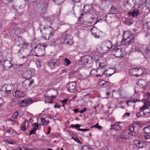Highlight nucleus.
<instances>
[{
  "label": "nucleus",
  "mask_w": 150,
  "mask_h": 150,
  "mask_svg": "<svg viewBox=\"0 0 150 150\" xmlns=\"http://www.w3.org/2000/svg\"><path fill=\"white\" fill-rule=\"evenodd\" d=\"M76 83L75 82L69 83L67 86V88L70 92L73 93L76 91Z\"/></svg>",
  "instance_id": "obj_12"
},
{
  "label": "nucleus",
  "mask_w": 150,
  "mask_h": 150,
  "mask_svg": "<svg viewBox=\"0 0 150 150\" xmlns=\"http://www.w3.org/2000/svg\"><path fill=\"white\" fill-rule=\"evenodd\" d=\"M101 71V69H93L91 71L90 74L92 76H96V77H97V75H98V72H100Z\"/></svg>",
  "instance_id": "obj_20"
},
{
  "label": "nucleus",
  "mask_w": 150,
  "mask_h": 150,
  "mask_svg": "<svg viewBox=\"0 0 150 150\" xmlns=\"http://www.w3.org/2000/svg\"><path fill=\"white\" fill-rule=\"evenodd\" d=\"M57 95H55V96H54L53 95H52L51 96H48L47 95H45L44 96V97L45 98V99H50L51 98L52 99H53L54 98H55L56 97Z\"/></svg>",
  "instance_id": "obj_30"
},
{
  "label": "nucleus",
  "mask_w": 150,
  "mask_h": 150,
  "mask_svg": "<svg viewBox=\"0 0 150 150\" xmlns=\"http://www.w3.org/2000/svg\"><path fill=\"white\" fill-rule=\"evenodd\" d=\"M112 54L116 58H122L124 57L125 53L122 48L115 47L112 52Z\"/></svg>",
  "instance_id": "obj_8"
},
{
  "label": "nucleus",
  "mask_w": 150,
  "mask_h": 150,
  "mask_svg": "<svg viewBox=\"0 0 150 150\" xmlns=\"http://www.w3.org/2000/svg\"><path fill=\"white\" fill-rule=\"evenodd\" d=\"M112 43L110 41H105L100 46L97 47V50L100 54L105 53L112 48Z\"/></svg>",
  "instance_id": "obj_2"
},
{
  "label": "nucleus",
  "mask_w": 150,
  "mask_h": 150,
  "mask_svg": "<svg viewBox=\"0 0 150 150\" xmlns=\"http://www.w3.org/2000/svg\"><path fill=\"white\" fill-rule=\"evenodd\" d=\"M144 113H146V115H148L150 113V110H148L147 111H145ZM147 115H146L147 116Z\"/></svg>",
  "instance_id": "obj_58"
},
{
  "label": "nucleus",
  "mask_w": 150,
  "mask_h": 150,
  "mask_svg": "<svg viewBox=\"0 0 150 150\" xmlns=\"http://www.w3.org/2000/svg\"><path fill=\"white\" fill-rule=\"evenodd\" d=\"M55 31L54 29L50 26L47 28L45 33H42V37L45 40H49L53 37Z\"/></svg>",
  "instance_id": "obj_5"
},
{
  "label": "nucleus",
  "mask_w": 150,
  "mask_h": 150,
  "mask_svg": "<svg viewBox=\"0 0 150 150\" xmlns=\"http://www.w3.org/2000/svg\"><path fill=\"white\" fill-rule=\"evenodd\" d=\"M54 2L56 4L58 5H61L62 3L61 2H59L58 3L57 1H54L53 0Z\"/></svg>",
  "instance_id": "obj_54"
},
{
  "label": "nucleus",
  "mask_w": 150,
  "mask_h": 150,
  "mask_svg": "<svg viewBox=\"0 0 150 150\" xmlns=\"http://www.w3.org/2000/svg\"><path fill=\"white\" fill-rule=\"evenodd\" d=\"M123 39L121 40V45H128L132 43L134 39L135 35L134 34L129 33L128 31L124 32L123 35Z\"/></svg>",
  "instance_id": "obj_1"
},
{
  "label": "nucleus",
  "mask_w": 150,
  "mask_h": 150,
  "mask_svg": "<svg viewBox=\"0 0 150 150\" xmlns=\"http://www.w3.org/2000/svg\"><path fill=\"white\" fill-rule=\"evenodd\" d=\"M28 2H29V3L30 4H33V3L35 2V1L34 0H30V1H28Z\"/></svg>",
  "instance_id": "obj_56"
},
{
  "label": "nucleus",
  "mask_w": 150,
  "mask_h": 150,
  "mask_svg": "<svg viewBox=\"0 0 150 150\" xmlns=\"http://www.w3.org/2000/svg\"><path fill=\"white\" fill-rule=\"evenodd\" d=\"M74 3V6H75V3H77L79 2L81 0H71Z\"/></svg>",
  "instance_id": "obj_47"
},
{
  "label": "nucleus",
  "mask_w": 150,
  "mask_h": 150,
  "mask_svg": "<svg viewBox=\"0 0 150 150\" xmlns=\"http://www.w3.org/2000/svg\"><path fill=\"white\" fill-rule=\"evenodd\" d=\"M119 122H116L114 124L115 126V129L116 130H118L119 128L120 127V125L119 124Z\"/></svg>",
  "instance_id": "obj_36"
},
{
  "label": "nucleus",
  "mask_w": 150,
  "mask_h": 150,
  "mask_svg": "<svg viewBox=\"0 0 150 150\" xmlns=\"http://www.w3.org/2000/svg\"><path fill=\"white\" fill-rule=\"evenodd\" d=\"M22 46L21 49L18 51V56L22 59L26 58L28 57L30 55L29 53L25 54L24 49H26L29 47V45L28 43L25 41L22 44Z\"/></svg>",
  "instance_id": "obj_3"
},
{
  "label": "nucleus",
  "mask_w": 150,
  "mask_h": 150,
  "mask_svg": "<svg viewBox=\"0 0 150 150\" xmlns=\"http://www.w3.org/2000/svg\"><path fill=\"white\" fill-rule=\"evenodd\" d=\"M87 110V109L86 108L83 109V110H80L79 112L80 113H83L84 112L86 111Z\"/></svg>",
  "instance_id": "obj_50"
},
{
  "label": "nucleus",
  "mask_w": 150,
  "mask_h": 150,
  "mask_svg": "<svg viewBox=\"0 0 150 150\" xmlns=\"http://www.w3.org/2000/svg\"><path fill=\"white\" fill-rule=\"evenodd\" d=\"M33 128L32 130H30L29 132V134L31 135L35 133V132L38 128V125L36 123H34L32 125Z\"/></svg>",
  "instance_id": "obj_19"
},
{
  "label": "nucleus",
  "mask_w": 150,
  "mask_h": 150,
  "mask_svg": "<svg viewBox=\"0 0 150 150\" xmlns=\"http://www.w3.org/2000/svg\"><path fill=\"white\" fill-rule=\"evenodd\" d=\"M91 32L95 37L99 38V31L96 28L94 27L92 28L91 30Z\"/></svg>",
  "instance_id": "obj_14"
},
{
  "label": "nucleus",
  "mask_w": 150,
  "mask_h": 150,
  "mask_svg": "<svg viewBox=\"0 0 150 150\" xmlns=\"http://www.w3.org/2000/svg\"><path fill=\"white\" fill-rule=\"evenodd\" d=\"M26 123L28 125V120L26 121V120H25L24 122H23L22 123V125L23 126L21 127V130H23V131H24L26 129V127L25 126Z\"/></svg>",
  "instance_id": "obj_24"
},
{
  "label": "nucleus",
  "mask_w": 150,
  "mask_h": 150,
  "mask_svg": "<svg viewBox=\"0 0 150 150\" xmlns=\"http://www.w3.org/2000/svg\"><path fill=\"white\" fill-rule=\"evenodd\" d=\"M40 28H41L40 32L42 33V31L45 30L46 29V27L43 25H41L40 26Z\"/></svg>",
  "instance_id": "obj_42"
},
{
  "label": "nucleus",
  "mask_w": 150,
  "mask_h": 150,
  "mask_svg": "<svg viewBox=\"0 0 150 150\" xmlns=\"http://www.w3.org/2000/svg\"><path fill=\"white\" fill-rule=\"evenodd\" d=\"M140 142L137 140H136L134 141L133 142V144L134 145H136L137 146L138 144H139Z\"/></svg>",
  "instance_id": "obj_45"
},
{
  "label": "nucleus",
  "mask_w": 150,
  "mask_h": 150,
  "mask_svg": "<svg viewBox=\"0 0 150 150\" xmlns=\"http://www.w3.org/2000/svg\"><path fill=\"white\" fill-rule=\"evenodd\" d=\"M101 71L100 72H98V75H97V76H99V77H101L103 74V71L102 69H101Z\"/></svg>",
  "instance_id": "obj_44"
},
{
  "label": "nucleus",
  "mask_w": 150,
  "mask_h": 150,
  "mask_svg": "<svg viewBox=\"0 0 150 150\" xmlns=\"http://www.w3.org/2000/svg\"><path fill=\"white\" fill-rule=\"evenodd\" d=\"M95 127L98 129H100L102 128V127L98 125V124H96L95 125Z\"/></svg>",
  "instance_id": "obj_51"
},
{
  "label": "nucleus",
  "mask_w": 150,
  "mask_h": 150,
  "mask_svg": "<svg viewBox=\"0 0 150 150\" xmlns=\"http://www.w3.org/2000/svg\"><path fill=\"white\" fill-rule=\"evenodd\" d=\"M13 0H7V2L6 3V4H8L10 3L11 2H12L13 1Z\"/></svg>",
  "instance_id": "obj_60"
},
{
  "label": "nucleus",
  "mask_w": 150,
  "mask_h": 150,
  "mask_svg": "<svg viewBox=\"0 0 150 150\" xmlns=\"http://www.w3.org/2000/svg\"><path fill=\"white\" fill-rule=\"evenodd\" d=\"M120 138L121 139H127V137L125 135H121L120 136Z\"/></svg>",
  "instance_id": "obj_43"
},
{
  "label": "nucleus",
  "mask_w": 150,
  "mask_h": 150,
  "mask_svg": "<svg viewBox=\"0 0 150 150\" xmlns=\"http://www.w3.org/2000/svg\"><path fill=\"white\" fill-rule=\"evenodd\" d=\"M18 114V111L16 112L14 114L12 118H13V120L17 118V116Z\"/></svg>",
  "instance_id": "obj_38"
},
{
  "label": "nucleus",
  "mask_w": 150,
  "mask_h": 150,
  "mask_svg": "<svg viewBox=\"0 0 150 150\" xmlns=\"http://www.w3.org/2000/svg\"><path fill=\"white\" fill-rule=\"evenodd\" d=\"M25 41V40L23 38L21 37L18 36V40H15V42L16 45L19 46L22 45Z\"/></svg>",
  "instance_id": "obj_17"
},
{
  "label": "nucleus",
  "mask_w": 150,
  "mask_h": 150,
  "mask_svg": "<svg viewBox=\"0 0 150 150\" xmlns=\"http://www.w3.org/2000/svg\"><path fill=\"white\" fill-rule=\"evenodd\" d=\"M150 53V46L148 45L146 47L144 52H143V54L144 55L149 56Z\"/></svg>",
  "instance_id": "obj_23"
},
{
  "label": "nucleus",
  "mask_w": 150,
  "mask_h": 150,
  "mask_svg": "<svg viewBox=\"0 0 150 150\" xmlns=\"http://www.w3.org/2000/svg\"><path fill=\"white\" fill-rule=\"evenodd\" d=\"M25 102H26V104L27 106H28L30 105L31 104H32L33 102V100L31 98L30 99H26L25 100Z\"/></svg>",
  "instance_id": "obj_26"
},
{
  "label": "nucleus",
  "mask_w": 150,
  "mask_h": 150,
  "mask_svg": "<svg viewBox=\"0 0 150 150\" xmlns=\"http://www.w3.org/2000/svg\"><path fill=\"white\" fill-rule=\"evenodd\" d=\"M81 126V125H79L78 124H76L75 125H71V127L74 128H78V129L79 128V127H80Z\"/></svg>",
  "instance_id": "obj_40"
},
{
  "label": "nucleus",
  "mask_w": 150,
  "mask_h": 150,
  "mask_svg": "<svg viewBox=\"0 0 150 150\" xmlns=\"http://www.w3.org/2000/svg\"><path fill=\"white\" fill-rule=\"evenodd\" d=\"M144 146H145L144 145V143L142 142H140L137 147L139 148H141Z\"/></svg>",
  "instance_id": "obj_37"
},
{
  "label": "nucleus",
  "mask_w": 150,
  "mask_h": 150,
  "mask_svg": "<svg viewBox=\"0 0 150 150\" xmlns=\"http://www.w3.org/2000/svg\"><path fill=\"white\" fill-rule=\"evenodd\" d=\"M99 84L100 86L106 85L107 84L108 85L109 84V83L108 82L104 80H102L100 82Z\"/></svg>",
  "instance_id": "obj_28"
},
{
  "label": "nucleus",
  "mask_w": 150,
  "mask_h": 150,
  "mask_svg": "<svg viewBox=\"0 0 150 150\" xmlns=\"http://www.w3.org/2000/svg\"><path fill=\"white\" fill-rule=\"evenodd\" d=\"M49 121H46L45 118H42L41 120V123L42 124L44 125H47L49 123Z\"/></svg>",
  "instance_id": "obj_34"
},
{
  "label": "nucleus",
  "mask_w": 150,
  "mask_h": 150,
  "mask_svg": "<svg viewBox=\"0 0 150 150\" xmlns=\"http://www.w3.org/2000/svg\"><path fill=\"white\" fill-rule=\"evenodd\" d=\"M139 88H143L146 85V83L144 80L141 79L138 81L137 83Z\"/></svg>",
  "instance_id": "obj_16"
},
{
  "label": "nucleus",
  "mask_w": 150,
  "mask_h": 150,
  "mask_svg": "<svg viewBox=\"0 0 150 150\" xmlns=\"http://www.w3.org/2000/svg\"><path fill=\"white\" fill-rule=\"evenodd\" d=\"M12 87V86L10 85L5 84L2 86L1 88V91L5 92L6 96L8 97L11 91Z\"/></svg>",
  "instance_id": "obj_10"
},
{
  "label": "nucleus",
  "mask_w": 150,
  "mask_h": 150,
  "mask_svg": "<svg viewBox=\"0 0 150 150\" xmlns=\"http://www.w3.org/2000/svg\"><path fill=\"white\" fill-rule=\"evenodd\" d=\"M145 5L148 8V9H149V3L147 2V1H146L145 3Z\"/></svg>",
  "instance_id": "obj_48"
},
{
  "label": "nucleus",
  "mask_w": 150,
  "mask_h": 150,
  "mask_svg": "<svg viewBox=\"0 0 150 150\" xmlns=\"http://www.w3.org/2000/svg\"><path fill=\"white\" fill-rule=\"evenodd\" d=\"M126 115H127L128 116H129L130 115V113L129 112L126 113H125L124 116H125Z\"/></svg>",
  "instance_id": "obj_63"
},
{
  "label": "nucleus",
  "mask_w": 150,
  "mask_h": 150,
  "mask_svg": "<svg viewBox=\"0 0 150 150\" xmlns=\"http://www.w3.org/2000/svg\"><path fill=\"white\" fill-rule=\"evenodd\" d=\"M74 112H75L76 113H77L79 111V110L78 109H74Z\"/></svg>",
  "instance_id": "obj_64"
},
{
  "label": "nucleus",
  "mask_w": 150,
  "mask_h": 150,
  "mask_svg": "<svg viewBox=\"0 0 150 150\" xmlns=\"http://www.w3.org/2000/svg\"><path fill=\"white\" fill-rule=\"evenodd\" d=\"M68 101V100L67 99H64L63 100L60 101L63 104H65V103H67Z\"/></svg>",
  "instance_id": "obj_49"
},
{
  "label": "nucleus",
  "mask_w": 150,
  "mask_h": 150,
  "mask_svg": "<svg viewBox=\"0 0 150 150\" xmlns=\"http://www.w3.org/2000/svg\"><path fill=\"white\" fill-rule=\"evenodd\" d=\"M115 126H114V125H111V129H115Z\"/></svg>",
  "instance_id": "obj_57"
},
{
  "label": "nucleus",
  "mask_w": 150,
  "mask_h": 150,
  "mask_svg": "<svg viewBox=\"0 0 150 150\" xmlns=\"http://www.w3.org/2000/svg\"><path fill=\"white\" fill-rule=\"evenodd\" d=\"M137 51L139 52H141L142 51H143V50H142V46L141 47V48L137 50Z\"/></svg>",
  "instance_id": "obj_61"
},
{
  "label": "nucleus",
  "mask_w": 150,
  "mask_h": 150,
  "mask_svg": "<svg viewBox=\"0 0 150 150\" xmlns=\"http://www.w3.org/2000/svg\"><path fill=\"white\" fill-rule=\"evenodd\" d=\"M30 72H27L25 73L26 75L28 74V76H26L25 78L26 79L24 80L22 83L23 87L25 89H28L31 86L32 84L34 83V80L31 77L28 78L29 76Z\"/></svg>",
  "instance_id": "obj_6"
},
{
  "label": "nucleus",
  "mask_w": 150,
  "mask_h": 150,
  "mask_svg": "<svg viewBox=\"0 0 150 150\" xmlns=\"http://www.w3.org/2000/svg\"><path fill=\"white\" fill-rule=\"evenodd\" d=\"M149 126L146 127L144 128L143 130L145 133L144 135V141L146 143H150V129H149Z\"/></svg>",
  "instance_id": "obj_9"
},
{
  "label": "nucleus",
  "mask_w": 150,
  "mask_h": 150,
  "mask_svg": "<svg viewBox=\"0 0 150 150\" xmlns=\"http://www.w3.org/2000/svg\"><path fill=\"white\" fill-rule=\"evenodd\" d=\"M78 130L79 131L85 132V131H88L89 130V129H80V128H79V129H78Z\"/></svg>",
  "instance_id": "obj_46"
},
{
  "label": "nucleus",
  "mask_w": 150,
  "mask_h": 150,
  "mask_svg": "<svg viewBox=\"0 0 150 150\" xmlns=\"http://www.w3.org/2000/svg\"><path fill=\"white\" fill-rule=\"evenodd\" d=\"M3 65L6 68H9L11 67L12 64L10 61L5 60Z\"/></svg>",
  "instance_id": "obj_22"
},
{
  "label": "nucleus",
  "mask_w": 150,
  "mask_h": 150,
  "mask_svg": "<svg viewBox=\"0 0 150 150\" xmlns=\"http://www.w3.org/2000/svg\"><path fill=\"white\" fill-rule=\"evenodd\" d=\"M46 102L47 103H53V101L52 100H49V101H47Z\"/></svg>",
  "instance_id": "obj_59"
},
{
  "label": "nucleus",
  "mask_w": 150,
  "mask_h": 150,
  "mask_svg": "<svg viewBox=\"0 0 150 150\" xmlns=\"http://www.w3.org/2000/svg\"><path fill=\"white\" fill-rule=\"evenodd\" d=\"M47 46V44L43 43L42 45H38L35 47V52L36 54L35 56L41 57L44 55L45 54V49Z\"/></svg>",
  "instance_id": "obj_4"
},
{
  "label": "nucleus",
  "mask_w": 150,
  "mask_h": 150,
  "mask_svg": "<svg viewBox=\"0 0 150 150\" xmlns=\"http://www.w3.org/2000/svg\"><path fill=\"white\" fill-rule=\"evenodd\" d=\"M137 68H133L129 70V72L132 74H136L137 72Z\"/></svg>",
  "instance_id": "obj_27"
},
{
  "label": "nucleus",
  "mask_w": 150,
  "mask_h": 150,
  "mask_svg": "<svg viewBox=\"0 0 150 150\" xmlns=\"http://www.w3.org/2000/svg\"><path fill=\"white\" fill-rule=\"evenodd\" d=\"M4 99L2 98H0V108L4 105Z\"/></svg>",
  "instance_id": "obj_39"
},
{
  "label": "nucleus",
  "mask_w": 150,
  "mask_h": 150,
  "mask_svg": "<svg viewBox=\"0 0 150 150\" xmlns=\"http://www.w3.org/2000/svg\"><path fill=\"white\" fill-rule=\"evenodd\" d=\"M13 95L17 98H22L25 96V93L22 91L17 90L13 93Z\"/></svg>",
  "instance_id": "obj_13"
},
{
  "label": "nucleus",
  "mask_w": 150,
  "mask_h": 150,
  "mask_svg": "<svg viewBox=\"0 0 150 150\" xmlns=\"http://www.w3.org/2000/svg\"><path fill=\"white\" fill-rule=\"evenodd\" d=\"M66 72V69H63L62 70L61 73H63L64 72Z\"/></svg>",
  "instance_id": "obj_62"
},
{
  "label": "nucleus",
  "mask_w": 150,
  "mask_h": 150,
  "mask_svg": "<svg viewBox=\"0 0 150 150\" xmlns=\"http://www.w3.org/2000/svg\"><path fill=\"white\" fill-rule=\"evenodd\" d=\"M6 143L8 144H12L14 143V142L11 141H7Z\"/></svg>",
  "instance_id": "obj_52"
},
{
  "label": "nucleus",
  "mask_w": 150,
  "mask_h": 150,
  "mask_svg": "<svg viewBox=\"0 0 150 150\" xmlns=\"http://www.w3.org/2000/svg\"><path fill=\"white\" fill-rule=\"evenodd\" d=\"M58 64V61L56 60L51 61L47 64V66L50 68L52 69L54 68L56 65Z\"/></svg>",
  "instance_id": "obj_18"
},
{
  "label": "nucleus",
  "mask_w": 150,
  "mask_h": 150,
  "mask_svg": "<svg viewBox=\"0 0 150 150\" xmlns=\"http://www.w3.org/2000/svg\"><path fill=\"white\" fill-rule=\"evenodd\" d=\"M72 139L74 140V141L77 142L78 143L82 144V143L81 142L79 138H77L75 136H73L72 137Z\"/></svg>",
  "instance_id": "obj_33"
},
{
  "label": "nucleus",
  "mask_w": 150,
  "mask_h": 150,
  "mask_svg": "<svg viewBox=\"0 0 150 150\" xmlns=\"http://www.w3.org/2000/svg\"><path fill=\"white\" fill-rule=\"evenodd\" d=\"M136 102V101L135 100H132V99H130L126 102V104L128 106H129L131 105L130 103L132 102L135 103Z\"/></svg>",
  "instance_id": "obj_29"
},
{
  "label": "nucleus",
  "mask_w": 150,
  "mask_h": 150,
  "mask_svg": "<svg viewBox=\"0 0 150 150\" xmlns=\"http://www.w3.org/2000/svg\"><path fill=\"white\" fill-rule=\"evenodd\" d=\"M21 106H27V105L26 104V102H25V100L21 101Z\"/></svg>",
  "instance_id": "obj_41"
},
{
  "label": "nucleus",
  "mask_w": 150,
  "mask_h": 150,
  "mask_svg": "<svg viewBox=\"0 0 150 150\" xmlns=\"http://www.w3.org/2000/svg\"><path fill=\"white\" fill-rule=\"evenodd\" d=\"M61 41L62 43L63 44H69L71 45L73 43L71 37L68 35H66L65 36L63 35L61 38Z\"/></svg>",
  "instance_id": "obj_11"
},
{
  "label": "nucleus",
  "mask_w": 150,
  "mask_h": 150,
  "mask_svg": "<svg viewBox=\"0 0 150 150\" xmlns=\"http://www.w3.org/2000/svg\"><path fill=\"white\" fill-rule=\"evenodd\" d=\"M71 63V61L68 59L65 58L64 60V64L65 66H68Z\"/></svg>",
  "instance_id": "obj_31"
},
{
  "label": "nucleus",
  "mask_w": 150,
  "mask_h": 150,
  "mask_svg": "<svg viewBox=\"0 0 150 150\" xmlns=\"http://www.w3.org/2000/svg\"><path fill=\"white\" fill-rule=\"evenodd\" d=\"M139 13V11L136 9H134L132 11L128 12L129 15L133 17H137Z\"/></svg>",
  "instance_id": "obj_21"
},
{
  "label": "nucleus",
  "mask_w": 150,
  "mask_h": 150,
  "mask_svg": "<svg viewBox=\"0 0 150 150\" xmlns=\"http://www.w3.org/2000/svg\"><path fill=\"white\" fill-rule=\"evenodd\" d=\"M150 106V101L148 98L144 102V105L139 109L140 111L137 113L136 115L137 117H139L143 115H146V113H144V111L146 109L148 110Z\"/></svg>",
  "instance_id": "obj_7"
},
{
  "label": "nucleus",
  "mask_w": 150,
  "mask_h": 150,
  "mask_svg": "<svg viewBox=\"0 0 150 150\" xmlns=\"http://www.w3.org/2000/svg\"><path fill=\"white\" fill-rule=\"evenodd\" d=\"M137 74H134V76L136 77L140 76L146 73V71L145 69H144L141 68H137Z\"/></svg>",
  "instance_id": "obj_15"
},
{
  "label": "nucleus",
  "mask_w": 150,
  "mask_h": 150,
  "mask_svg": "<svg viewBox=\"0 0 150 150\" xmlns=\"http://www.w3.org/2000/svg\"><path fill=\"white\" fill-rule=\"evenodd\" d=\"M61 107V106L60 105H58L57 103H56L54 106L55 108H60Z\"/></svg>",
  "instance_id": "obj_55"
},
{
  "label": "nucleus",
  "mask_w": 150,
  "mask_h": 150,
  "mask_svg": "<svg viewBox=\"0 0 150 150\" xmlns=\"http://www.w3.org/2000/svg\"><path fill=\"white\" fill-rule=\"evenodd\" d=\"M129 133L131 134V133H135L134 132V127L133 126H129Z\"/></svg>",
  "instance_id": "obj_32"
},
{
  "label": "nucleus",
  "mask_w": 150,
  "mask_h": 150,
  "mask_svg": "<svg viewBox=\"0 0 150 150\" xmlns=\"http://www.w3.org/2000/svg\"><path fill=\"white\" fill-rule=\"evenodd\" d=\"M81 150H91V149L88 146L85 145L81 148Z\"/></svg>",
  "instance_id": "obj_35"
},
{
  "label": "nucleus",
  "mask_w": 150,
  "mask_h": 150,
  "mask_svg": "<svg viewBox=\"0 0 150 150\" xmlns=\"http://www.w3.org/2000/svg\"><path fill=\"white\" fill-rule=\"evenodd\" d=\"M35 2L37 3L38 4L41 3H42V0H35Z\"/></svg>",
  "instance_id": "obj_53"
},
{
  "label": "nucleus",
  "mask_w": 150,
  "mask_h": 150,
  "mask_svg": "<svg viewBox=\"0 0 150 150\" xmlns=\"http://www.w3.org/2000/svg\"><path fill=\"white\" fill-rule=\"evenodd\" d=\"M110 13L112 14H116L118 13L117 10L115 7H112L110 10Z\"/></svg>",
  "instance_id": "obj_25"
}]
</instances>
